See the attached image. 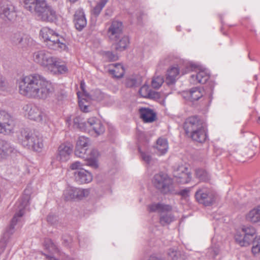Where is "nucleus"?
Returning <instances> with one entry per match:
<instances>
[{
  "mask_svg": "<svg viewBox=\"0 0 260 260\" xmlns=\"http://www.w3.org/2000/svg\"><path fill=\"white\" fill-rule=\"evenodd\" d=\"M18 83L20 93L28 98L44 100L54 91L52 83L38 74L23 76Z\"/></svg>",
  "mask_w": 260,
  "mask_h": 260,
  "instance_id": "nucleus-1",
  "label": "nucleus"
},
{
  "mask_svg": "<svg viewBox=\"0 0 260 260\" xmlns=\"http://www.w3.org/2000/svg\"><path fill=\"white\" fill-rule=\"evenodd\" d=\"M24 8L31 14L36 15L41 21L54 22L58 15L54 8L47 0H22Z\"/></svg>",
  "mask_w": 260,
  "mask_h": 260,
  "instance_id": "nucleus-2",
  "label": "nucleus"
},
{
  "mask_svg": "<svg viewBox=\"0 0 260 260\" xmlns=\"http://www.w3.org/2000/svg\"><path fill=\"white\" fill-rule=\"evenodd\" d=\"M90 141L84 136L78 138L75 150V154L81 158H84L86 165L93 168L98 167V157L99 152L95 149H89Z\"/></svg>",
  "mask_w": 260,
  "mask_h": 260,
  "instance_id": "nucleus-3",
  "label": "nucleus"
},
{
  "mask_svg": "<svg viewBox=\"0 0 260 260\" xmlns=\"http://www.w3.org/2000/svg\"><path fill=\"white\" fill-rule=\"evenodd\" d=\"M18 140L25 148L40 152L44 147L42 136L27 129H22L18 136Z\"/></svg>",
  "mask_w": 260,
  "mask_h": 260,
  "instance_id": "nucleus-4",
  "label": "nucleus"
},
{
  "mask_svg": "<svg viewBox=\"0 0 260 260\" xmlns=\"http://www.w3.org/2000/svg\"><path fill=\"white\" fill-rule=\"evenodd\" d=\"M40 36L49 48L57 50H65L66 45L64 39L53 30L47 27H43L40 30Z\"/></svg>",
  "mask_w": 260,
  "mask_h": 260,
  "instance_id": "nucleus-5",
  "label": "nucleus"
},
{
  "mask_svg": "<svg viewBox=\"0 0 260 260\" xmlns=\"http://www.w3.org/2000/svg\"><path fill=\"white\" fill-rule=\"evenodd\" d=\"M31 192V190L29 187L25 188L22 196L15 204V208L16 212L12 219L15 218V222L19 226H22L24 223L22 216L24 214L25 207L29 204Z\"/></svg>",
  "mask_w": 260,
  "mask_h": 260,
  "instance_id": "nucleus-6",
  "label": "nucleus"
},
{
  "mask_svg": "<svg viewBox=\"0 0 260 260\" xmlns=\"http://www.w3.org/2000/svg\"><path fill=\"white\" fill-rule=\"evenodd\" d=\"M152 182L154 186L164 194L170 193L174 191L173 181L165 174L161 173L155 175Z\"/></svg>",
  "mask_w": 260,
  "mask_h": 260,
  "instance_id": "nucleus-7",
  "label": "nucleus"
},
{
  "mask_svg": "<svg viewBox=\"0 0 260 260\" xmlns=\"http://www.w3.org/2000/svg\"><path fill=\"white\" fill-rule=\"evenodd\" d=\"M23 110L25 115L30 120L47 124L48 118L47 115L38 106L33 104H27L24 106Z\"/></svg>",
  "mask_w": 260,
  "mask_h": 260,
  "instance_id": "nucleus-8",
  "label": "nucleus"
},
{
  "mask_svg": "<svg viewBox=\"0 0 260 260\" xmlns=\"http://www.w3.org/2000/svg\"><path fill=\"white\" fill-rule=\"evenodd\" d=\"M189 71H194L195 73L190 76V82L193 84H204L209 78V74L207 71L199 69L196 65L191 62L186 64L185 73Z\"/></svg>",
  "mask_w": 260,
  "mask_h": 260,
  "instance_id": "nucleus-9",
  "label": "nucleus"
},
{
  "mask_svg": "<svg viewBox=\"0 0 260 260\" xmlns=\"http://www.w3.org/2000/svg\"><path fill=\"white\" fill-rule=\"evenodd\" d=\"M241 230L242 234L237 233L235 235V240L240 246H247L254 239L256 231L251 226H243Z\"/></svg>",
  "mask_w": 260,
  "mask_h": 260,
  "instance_id": "nucleus-10",
  "label": "nucleus"
},
{
  "mask_svg": "<svg viewBox=\"0 0 260 260\" xmlns=\"http://www.w3.org/2000/svg\"><path fill=\"white\" fill-rule=\"evenodd\" d=\"M216 193L210 189L202 187L199 188L195 193L196 200L206 206H210L215 200Z\"/></svg>",
  "mask_w": 260,
  "mask_h": 260,
  "instance_id": "nucleus-11",
  "label": "nucleus"
},
{
  "mask_svg": "<svg viewBox=\"0 0 260 260\" xmlns=\"http://www.w3.org/2000/svg\"><path fill=\"white\" fill-rule=\"evenodd\" d=\"M90 193L88 188L68 187L63 191V197L66 201L81 200L87 197Z\"/></svg>",
  "mask_w": 260,
  "mask_h": 260,
  "instance_id": "nucleus-12",
  "label": "nucleus"
},
{
  "mask_svg": "<svg viewBox=\"0 0 260 260\" xmlns=\"http://www.w3.org/2000/svg\"><path fill=\"white\" fill-rule=\"evenodd\" d=\"M32 57L36 63L46 68L48 70L52 65L53 60L55 58V57L52 56L49 52L45 50L35 52L33 53Z\"/></svg>",
  "mask_w": 260,
  "mask_h": 260,
  "instance_id": "nucleus-13",
  "label": "nucleus"
},
{
  "mask_svg": "<svg viewBox=\"0 0 260 260\" xmlns=\"http://www.w3.org/2000/svg\"><path fill=\"white\" fill-rule=\"evenodd\" d=\"M72 152V147L70 144H62L58 148L57 153L52 159L51 164L53 166L57 167L60 162H66L70 158Z\"/></svg>",
  "mask_w": 260,
  "mask_h": 260,
  "instance_id": "nucleus-14",
  "label": "nucleus"
},
{
  "mask_svg": "<svg viewBox=\"0 0 260 260\" xmlns=\"http://www.w3.org/2000/svg\"><path fill=\"white\" fill-rule=\"evenodd\" d=\"M205 125L204 120L199 116H192L187 118L183 124V128L186 135L194 131L202 128Z\"/></svg>",
  "mask_w": 260,
  "mask_h": 260,
  "instance_id": "nucleus-15",
  "label": "nucleus"
},
{
  "mask_svg": "<svg viewBox=\"0 0 260 260\" xmlns=\"http://www.w3.org/2000/svg\"><path fill=\"white\" fill-rule=\"evenodd\" d=\"M14 125L10 115L0 111V134L9 135L13 132Z\"/></svg>",
  "mask_w": 260,
  "mask_h": 260,
  "instance_id": "nucleus-16",
  "label": "nucleus"
},
{
  "mask_svg": "<svg viewBox=\"0 0 260 260\" xmlns=\"http://www.w3.org/2000/svg\"><path fill=\"white\" fill-rule=\"evenodd\" d=\"M173 176L175 181L181 184L188 183L191 179L190 172L184 165L179 166L174 169Z\"/></svg>",
  "mask_w": 260,
  "mask_h": 260,
  "instance_id": "nucleus-17",
  "label": "nucleus"
},
{
  "mask_svg": "<svg viewBox=\"0 0 260 260\" xmlns=\"http://www.w3.org/2000/svg\"><path fill=\"white\" fill-rule=\"evenodd\" d=\"M15 220V218L12 219L10 225L6 229L0 241V255L4 252L11 236L13 234L15 230L21 227L18 226Z\"/></svg>",
  "mask_w": 260,
  "mask_h": 260,
  "instance_id": "nucleus-18",
  "label": "nucleus"
},
{
  "mask_svg": "<svg viewBox=\"0 0 260 260\" xmlns=\"http://www.w3.org/2000/svg\"><path fill=\"white\" fill-rule=\"evenodd\" d=\"M123 35V24L120 21H112L108 29L107 35L110 40H117Z\"/></svg>",
  "mask_w": 260,
  "mask_h": 260,
  "instance_id": "nucleus-19",
  "label": "nucleus"
},
{
  "mask_svg": "<svg viewBox=\"0 0 260 260\" xmlns=\"http://www.w3.org/2000/svg\"><path fill=\"white\" fill-rule=\"evenodd\" d=\"M86 131H93L98 136L103 134L105 127L102 122L96 117H91L87 121Z\"/></svg>",
  "mask_w": 260,
  "mask_h": 260,
  "instance_id": "nucleus-20",
  "label": "nucleus"
},
{
  "mask_svg": "<svg viewBox=\"0 0 260 260\" xmlns=\"http://www.w3.org/2000/svg\"><path fill=\"white\" fill-rule=\"evenodd\" d=\"M75 180L79 184L88 183L92 180V175L85 169L75 171L74 173Z\"/></svg>",
  "mask_w": 260,
  "mask_h": 260,
  "instance_id": "nucleus-21",
  "label": "nucleus"
},
{
  "mask_svg": "<svg viewBox=\"0 0 260 260\" xmlns=\"http://www.w3.org/2000/svg\"><path fill=\"white\" fill-rule=\"evenodd\" d=\"M49 71L53 74H63L67 73L68 69L64 62L55 57Z\"/></svg>",
  "mask_w": 260,
  "mask_h": 260,
  "instance_id": "nucleus-22",
  "label": "nucleus"
},
{
  "mask_svg": "<svg viewBox=\"0 0 260 260\" xmlns=\"http://www.w3.org/2000/svg\"><path fill=\"white\" fill-rule=\"evenodd\" d=\"M74 24L77 29L82 30L87 24L85 14L82 10H78L74 14Z\"/></svg>",
  "mask_w": 260,
  "mask_h": 260,
  "instance_id": "nucleus-23",
  "label": "nucleus"
},
{
  "mask_svg": "<svg viewBox=\"0 0 260 260\" xmlns=\"http://www.w3.org/2000/svg\"><path fill=\"white\" fill-rule=\"evenodd\" d=\"M187 135L194 141L200 143L205 142L207 137L206 125L192 132Z\"/></svg>",
  "mask_w": 260,
  "mask_h": 260,
  "instance_id": "nucleus-24",
  "label": "nucleus"
},
{
  "mask_svg": "<svg viewBox=\"0 0 260 260\" xmlns=\"http://www.w3.org/2000/svg\"><path fill=\"white\" fill-rule=\"evenodd\" d=\"M113 42V46L117 51H122L128 46L129 41L127 36L122 35L117 40H111Z\"/></svg>",
  "mask_w": 260,
  "mask_h": 260,
  "instance_id": "nucleus-25",
  "label": "nucleus"
},
{
  "mask_svg": "<svg viewBox=\"0 0 260 260\" xmlns=\"http://www.w3.org/2000/svg\"><path fill=\"white\" fill-rule=\"evenodd\" d=\"M15 150V148L8 142L0 140V159L5 158Z\"/></svg>",
  "mask_w": 260,
  "mask_h": 260,
  "instance_id": "nucleus-26",
  "label": "nucleus"
},
{
  "mask_svg": "<svg viewBox=\"0 0 260 260\" xmlns=\"http://www.w3.org/2000/svg\"><path fill=\"white\" fill-rule=\"evenodd\" d=\"M139 113L141 118L145 122H152L156 119L155 113L149 108H140Z\"/></svg>",
  "mask_w": 260,
  "mask_h": 260,
  "instance_id": "nucleus-27",
  "label": "nucleus"
},
{
  "mask_svg": "<svg viewBox=\"0 0 260 260\" xmlns=\"http://www.w3.org/2000/svg\"><path fill=\"white\" fill-rule=\"evenodd\" d=\"M3 13L0 16V23H2L1 19L3 16L6 17L9 20H13L16 17V12L15 7L11 4H8L4 6L3 10Z\"/></svg>",
  "mask_w": 260,
  "mask_h": 260,
  "instance_id": "nucleus-28",
  "label": "nucleus"
},
{
  "mask_svg": "<svg viewBox=\"0 0 260 260\" xmlns=\"http://www.w3.org/2000/svg\"><path fill=\"white\" fill-rule=\"evenodd\" d=\"M11 41L15 45L22 47H25L28 44L27 37L20 32L14 34L11 37Z\"/></svg>",
  "mask_w": 260,
  "mask_h": 260,
  "instance_id": "nucleus-29",
  "label": "nucleus"
},
{
  "mask_svg": "<svg viewBox=\"0 0 260 260\" xmlns=\"http://www.w3.org/2000/svg\"><path fill=\"white\" fill-rule=\"evenodd\" d=\"M109 73L116 78L123 77L124 74V70L122 64L120 63H113L110 65L109 70Z\"/></svg>",
  "mask_w": 260,
  "mask_h": 260,
  "instance_id": "nucleus-30",
  "label": "nucleus"
},
{
  "mask_svg": "<svg viewBox=\"0 0 260 260\" xmlns=\"http://www.w3.org/2000/svg\"><path fill=\"white\" fill-rule=\"evenodd\" d=\"M168 254L171 260H185L184 256L182 255L180 251H178L173 248L169 249ZM148 260H163L155 256H151Z\"/></svg>",
  "mask_w": 260,
  "mask_h": 260,
  "instance_id": "nucleus-31",
  "label": "nucleus"
},
{
  "mask_svg": "<svg viewBox=\"0 0 260 260\" xmlns=\"http://www.w3.org/2000/svg\"><path fill=\"white\" fill-rule=\"evenodd\" d=\"M246 219L253 223L260 221V205L249 212L246 215Z\"/></svg>",
  "mask_w": 260,
  "mask_h": 260,
  "instance_id": "nucleus-32",
  "label": "nucleus"
},
{
  "mask_svg": "<svg viewBox=\"0 0 260 260\" xmlns=\"http://www.w3.org/2000/svg\"><path fill=\"white\" fill-rule=\"evenodd\" d=\"M148 210L150 212H164L165 211H170L172 210V207L169 205L163 204H152L148 206Z\"/></svg>",
  "mask_w": 260,
  "mask_h": 260,
  "instance_id": "nucleus-33",
  "label": "nucleus"
},
{
  "mask_svg": "<svg viewBox=\"0 0 260 260\" xmlns=\"http://www.w3.org/2000/svg\"><path fill=\"white\" fill-rule=\"evenodd\" d=\"M155 148L158 155L165 154L168 151V144L166 139L159 138L157 140Z\"/></svg>",
  "mask_w": 260,
  "mask_h": 260,
  "instance_id": "nucleus-34",
  "label": "nucleus"
},
{
  "mask_svg": "<svg viewBox=\"0 0 260 260\" xmlns=\"http://www.w3.org/2000/svg\"><path fill=\"white\" fill-rule=\"evenodd\" d=\"M179 74V69L177 67H172L168 71L166 81L168 84H173L175 82Z\"/></svg>",
  "mask_w": 260,
  "mask_h": 260,
  "instance_id": "nucleus-35",
  "label": "nucleus"
},
{
  "mask_svg": "<svg viewBox=\"0 0 260 260\" xmlns=\"http://www.w3.org/2000/svg\"><path fill=\"white\" fill-rule=\"evenodd\" d=\"M203 95V93L202 89L194 87L190 89L188 92V98L192 101H197L200 99Z\"/></svg>",
  "mask_w": 260,
  "mask_h": 260,
  "instance_id": "nucleus-36",
  "label": "nucleus"
},
{
  "mask_svg": "<svg viewBox=\"0 0 260 260\" xmlns=\"http://www.w3.org/2000/svg\"><path fill=\"white\" fill-rule=\"evenodd\" d=\"M196 176L200 180L202 181H207L209 180L210 176L205 170L201 169H198L196 170Z\"/></svg>",
  "mask_w": 260,
  "mask_h": 260,
  "instance_id": "nucleus-37",
  "label": "nucleus"
},
{
  "mask_svg": "<svg viewBox=\"0 0 260 260\" xmlns=\"http://www.w3.org/2000/svg\"><path fill=\"white\" fill-rule=\"evenodd\" d=\"M252 242V252L254 255L260 254V236L255 237Z\"/></svg>",
  "mask_w": 260,
  "mask_h": 260,
  "instance_id": "nucleus-38",
  "label": "nucleus"
},
{
  "mask_svg": "<svg viewBox=\"0 0 260 260\" xmlns=\"http://www.w3.org/2000/svg\"><path fill=\"white\" fill-rule=\"evenodd\" d=\"M44 246L50 253H54L58 252L59 250L57 246L51 240H47L45 241Z\"/></svg>",
  "mask_w": 260,
  "mask_h": 260,
  "instance_id": "nucleus-39",
  "label": "nucleus"
},
{
  "mask_svg": "<svg viewBox=\"0 0 260 260\" xmlns=\"http://www.w3.org/2000/svg\"><path fill=\"white\" fill-rule=\"evenodd\" d=\"M74 124L75 126L79 128L82 131H86L87 130V122H83L82 119L80 117H76L73 120Z\"/></svg>",
  "mask_w": 260,
  "mask_h": 260,
  "instance_id": "nucleus-40",
  "label": "nucleus"
},
{
  "mask_svg": "<svg viewBox=\"0 0 260 260\" xmlns=\"http://www.w3.org/2000/svg\"><path fill=\"white\" fill-rule=\"evenodd\" d=\"M160 223L162 225L170 224L174 220V217L171 214L161 215L160 217Z\"/></svg>",
  "mask_w": 260,
  "mask_h": 260,
  "instance_id": "nucleus-41",
  "label": "nucleus"
},
{
  "mask_svg": "<svg viewBox=\"0 0 260 260\" xmlns=\"http://www.w3.org/2000/svg\"><path fill=\"white\" fill-rule=\"evenodd\" d=\"M107 2L108 0H100V2L93 8L92 10V14H94L95 16H98L101 13L103 8L105 7Z\"/></svg>",
  "mask_w": 260,
  "mask_h": 260,
  "instance_id": "nucleus-42",
  "label": "nucleus"
},
{
  "mask_svg": "<svg viewBox=\"0 0 260 260\" xmlns=\"http://www.w3.org/2000/svg\"><path fill=\"white\" fill-rule=\"evenodd\" d=\"M164 82V79L161 77L157 76L154 77L151 82L152 86L154 88H158Z\"/></svg>",
  "mask_w": 260,
  "mask_h": 260,
  "instance_id": "nucleus-43",
  "label": "nucleus"
},
{
  "mask_svg": "<svg viewBox=\"0 0 260 260\" xmlns=\"http://www.w3.org/2000/svg\"><path fill=\"white\" fill-rule=\"evenodd\" d=\"M150 91L151 90L149 89V87L148 85H144L140 88L139 92L141 96L144 98H148V96L150 95Z\"/></svg>",
  "mask_w": 260,
  "mask_h": 260,
  "instance_id": "nucleus-44",
  "label": "nucleus"
},
{
  "mask_svg": "<svg viewBox=\"0 0 260 260\" xmlns=\"http://www.w3.org/2000/svg\"><path fill=\"white\" fill-rule=\"evenodd\" d=\"M9 85L6 79L0 74V91H7Z\"/></svg>",
  "mask_w": 260,
  "mask_h": 260,
  "instance_id": "nucleus-45",
  "label": "nucleus"
},
{
  "mask_svg": "<svg viewBox=\"0 0 260 260\" xmlns=\"http://www.w3.org/2000/svg\"><path fill=\"white\" fill-rule=\"evenodd\" d=\"M219 252V249L218 246H214L208 249V254L209 256L214 258Z\"/></svg>",
  "mask_w": 260,
  "mask_h": 260,
  "instance_id": "nucleus-46",
  "label": "nucleus"
},
{
  "mask_svg": "<svg viewBox=\"0 0 260 260\" xmlns=\"http://www.w3.org/2000/svg\"><path fill=\"white\" fill-rule=\"evenodd\" d=\"M250 145H251L255 148H258L260 146L259 138L257 136L252 135V137L251 139Z\"/></svg>",
  "mask_w": 260,
  "mask_h": 260,
  "instance_id": "nucleus-47",
  "label": "nucleus"
},
{
  "mask_svg": "<svg viewBox=\"0 0 260 260\" xmlns=\"http://www.w3.org/2000/svg\"><path fill=\"white\" fill-rule=\"evenodd\" d=\"M105 56L110 61H115L118 58V57L116 54L114 53L111 51H107L105 53Z\"/></svg>",
  "mask_w": 260,
  "mask_h": 260,
  "instance_id": "nucleus-48",
  "label": "nucleus"
},
{
  "mask_svg": "<svg viewBox=\"0 0 260 260\" xmlns=\"http://www.w3.org/2000/svg\"><path fill=\"white\" fill-rule=\"evenodd\" d=\"M141 156L143 161L147 164H149L151 160V156L150 154L146 152H143L140 151Z\"/></svg>",
  "mask_w": 260,
  "mask_h": 260,
  "instance_id": "nucleus-49",
  "label": "nucleus"
},
{
  "mask_svg": "<svg viewBox=\"0 0 260 260\" xmlns=\"http://www.w3.org/2000/svg\"><path fill=\"white\" fill-rule=\"evenodd\" d=\"M83 164L78 161H76L71 164L70 165V169L72 170H79L80 169H83L82 168Z\"/></svg>",
  "mask_w": 260,
  "mask_h": 260,
  "instance_id": "nucleus-50",
  "label": "nucleus"
},
{
  "mask_svg": "<svg viewBox=\"0 0 260 260\" xmlns=\"http://www.w3.org/2000/svg\"><path fill=\"white\" fill-rule=\"evenodd\" d=\"M84 99L81 100L79 101V106L80 109L83 111L84 112H88L89 110V106L88 105L85 104V101H83Z\"/></svg>",
  "mask_w": 260,
  "mask_h": 260,
  "instance_id": "nucleus-51",
  "label": "nucleus"
},
{
  "mask_svg": "<svg viewBox=\"0 0 260 260\" xmlns=\"http://www.w3.org/2000/svg\"><path fill=\"white\" fill-rule=\"evenodd\" d=\"M127 85L129 87L136 86L137 85V81L135 78H130L127 80Z\"/></svg>",
  "mask_w": 260,
  "mask_h": 260,
  "instance_id": "nucleus-52",
  "label": "nucleus"
},
{
  "mask_svg": "<svg viewBox=\"0 0 260 260\" xmlns=\"http://www.w3.org/2000/svg\"><path fill=\"white\" fill-rule=\"evenodd\" d=\"M189 190L187 189H184L181 190L179 194L184 198H186L188 196Z\"/></svg>",
  "mask_w": 260,
  "mask_h": 260,
  "instance_id": "nucleus-53",
  "label": "nucleus"
},
{
  "mask_svg": "<svg viewBox=\"0 0 260 260\" xmlns=\"http://www.w3.org/2000/svg\"><path fill=\"white\" fill-rule=\"evenodd\" d=\"M159 94L158 92L153 91H150V95L148 96L149 98L151 99H156L159 97Z\"/></svg>",
  "mask_w": 260,
  "mask_h": 260,
  "instance_id": "nucleus-54",
  "label": "nucleus"
},
{
  "mask_svg": "<svg viewBox=\"0 0 260 260\" xmlns=\"http://www.w3.org/2000/svg\"><path fill=\"white\" fill-rule=\"evenodd\" d=\"M80 88L83 92V93L85 95L86 94V91H85V84L83 82H81L80 83Z\"/></svg>",
  "mask_w": 260,
  "mask_h": 260,
  "instance_id": "nucleus-55",
  "label": "nucleus"
},
{
  "mask_svg": "<svg viewBox=\"0 0 260 260\" xmlns=\"http://www.w3.org/2000/svg\"><path fill=\"white\" fill-rule=\"evenodd\" d=\"M54 217L53 216V215H49L47 216V221L48 222L51 223H53V218H54Z\"/></svg>",
  "mask_w": 260,
  "mask_h": 260,
  "instance_id": "nucleus-56",
  "label": "nucleus"
},
{
  "mask_svg": "<svg viewBox=\"0 0 260 260\" xmlns=\"http://www.w3.org/2000/svg\"><path fill=\"white\" fill-rule=\"evenodd\" d=\"M47 258H48L49 260H58L56 258H55L53 256H52L51 255H47L45 254Z\"/></svg>",
  "mask_w": 260,
  "mask_h": 260,
  "instance_id": "nucleus-57",
  "label": "nucleus"
},
{
  "mask_svg": "<svg viewBox=\"0 0 260 260\" xmlns=\"http://www.w3.org/2000/svg\"><path fill=\"white\" fill-rule=\"evenodd\" d=\"M77 95H78V98L80 99V95L79 92H77Z\"/></svg>",
  "mask_w": 260,
  "mask_h": 260,
  "instance_id": "nucleus-58",
  "label": "nucleus"
},
{
  "mask_svg": "<svg viewBox=\"0 0 260 260\" xmlns=\"http://www.w3.org/2000/svg\"><path fill=\"white\" fill-rule=\"evenodd\" d=\"M257 122H258L259 124H260V116L258 117V118Z\"/></svg>",
  "mask_w": 260,
  "mask_h": 260,
  "instance_id": "nucleus-59",
  "label": "nucleus"
},
{
  "mask_svg": "<svg viewBox=\"0 0 260 260\" xmlns=\"http://www.w3.org/2000/svg\"><path fill=\"white\" fill-rule=\"evenodd\" d=\"M8 254H9V253H8L7 254V255H6V257H5V259H4V260H5L6 258H7V256H8Z\"/></svg>",
  "mask_w": 260,
  "mask_h": 260,
  "instance_id": "nucleus-60",
  "label": "nucleus"
},
{
  "mask_svg": "<svg viewBox=\"0 0 260 260\" xmlns=\"http://www.w3.org/2000/svg\"><path fill=\"white\" fill-rule=\"evenodd\" d=\"M254 77H255V79H257V76H255Z\"/></svg>",
  "mask_w": 260,
  "mask_h": 260,
  "instance_id": "nucleus-61",
  "label": "nucleus"
}]
</instances>
